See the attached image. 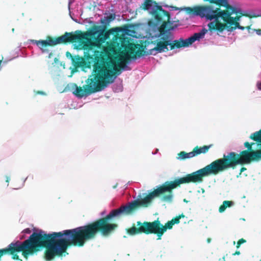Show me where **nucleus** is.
Here are the masks:
<instances>
[{
	"label": "nucleus",
	"instance_id": "nucleus-10",
	"mask_svg": "<svg viewBox=\"0 0 261 261\" xmlns=\"http://www.w3.org/2000/svg\"><path fill=\"white\" fill-rule=\"evenodd\" d=\"M113 90L115 92H119L122 90V85L121 82L115 84L113 86Z\"/></svg>",
	"mask_w": 261,
	"mask_h": 261
},
{
	"label": "nucleus",
	"instance_id": "nucleus-27",
	"mask_svg": "<svg viewBox=\"0 0 261 261\" xmlns=\"http://www.w3.org/2000/svg\"><path fill=\"white\" fill-rule=\"evenodd\" d=\"M247 28H248L249 29H250V27H247Z\"/></svg>",
	"mask_w": 261,
	"mask_h": 261
},
{
	"label": "nucleus",
	"instance_id": "nucleus-14",
	"mask_svg": "<svg viewBox=\"0 0 261 261\" xmlns=\"http://www.w3.org/2000/svg\"><path fill=\"white\" fill-rule=\"evenodd\" d=\"M256 33L258 35H261V30H256Z\"/></svg>",
	"mask_w": 261,
	"mask_h": 261
},
{
	"label": "nucleus",
	"instance_id": "nucleus-15",
	"mask_svg": "<svg viewBox=\"0 0 261 261\" xmlns=\"http://www.w3.org/2000/svg\"><path fill=\"white\" fill-rule=\"evenodd\" d=\"M240 251H237L234 253L233 254V255H240Z\"/></svg>",
	"mask_w": 261,
	"mask_h": 261
},
{
	"label": "nucleus",
	"instance_id": "nucleus-7",
	"mask_svg": "<svg viewBox=\"0 0 261 261\" xmlns=\"http://www.w3.org/2000/svg\"><path fill=\"white\" fill-rule=\"evenodd\" d=\"M195 156V154L194 152V150L189 153H186L185 151H181L180 153L177 154L176 158L178 160H182L186 159L191 158Z\"/></svg>",
	"mask_w": 261,
	"mask_h": 261
},
{
	"label": "nucleus",
	"instance_id": "nucleus-16",
	"mask_svg": "<svg viewBox=\"0 0 261 261\" xmlns=\"http://www.w3.org/2000/svg\"><path fill=\"white\" fill-rule=\"evenodd\" d=\"M6 179H6V181H7V182H9V180H10V177L7 176V177H6Z\"/></svg>",
	"mask_w": 261,
	"mask_h": 261
},
{
	"label": "nucleus",
	"instance_id": "nucleus-23",
	"mask_svg": "<svg viewBox=\"0 0 261 261\" xmlns=\"http://www.w3.org/2000/svg\"><path fill=\"white\" fill-rule=\"evenodd\" d=\"M254 16H259V15H254Z\"/></svg>",
	"mask_w": 261,
	"mask_h": 261
},
{
	"label": "nucleus",
	"instance_id": "nucleus-26",
	"mask_svg": "<svg viewBox=\"0 0 261 261\" xmlns=\"http://www.w3.org/2000/svg\"><path fill=\"white\" fill-rule=\"evenodd\" d=\"M207 241H208V242H210V240L208 239Z\"/></svg>",
	"mask_w": 261,
	"mask_h": 261
},
{
	"label": "nucleus",
	"instance_id": "nucleus-6",
	"mask_svg": "<svg viewBox=\"0 0 261 261\" xmlns=\"http://www.w3.org/2000/svg\"><path fill=\"white\" fill-rule=\"evenodd\" d=\"M69 14L71 18L75 22L79 23H92L91 18H86L83 20L81 18L83 14V8L80 2L74 0L68 1Z\"/></svg>",
	"mask_w": 261,
	"mask_h": 261
},
{
	"label": "nucleus",
	"instance_id": "nucleus-8",
	"mask_svg": "<svg viewBox=\"0 0 261 261\" xmlns=\"http://www.w3.org/2000/svg\"><path fill=\"white\" fill-rule=\"evenodd\" d=\"M234 203L231 201H224L223 204L219 208V212L220 213L224 212L225 210L228 207L233 206Z\"/></svg>",
	"mask_w": 261,
	"mask_h": 261
},
{
	"label": "nucleus",
	"instance_id": "nucleus-21",
	"mask_svg": "<svg viewBox=\"0 0 261 261\" xmlns=\"http://www.w3.org/2000/svg\"><path fill=\"white\" fill-rule=\"evenodd\" d=\"M51 54H49V56H48V58H50V57H51Z\"/></svg>",
	"mask_w": 261,
	"mask_h": 261
},
{
	"label": "nucleus",
	"instance_id": "nucleus-28",
	"mask_svg": "<svg viewBox=\"0 0 261 261\" xmlns=\"http://www.w3.org/2000/svg\"><path fill=\"white\" fill-rule=\"evenodd\" d=\"M103 213H104V212H102V213H101V215H103Z\"/></svg>",
	"mask_w": 261,
	"mask_h": 261
},
{
	"label": "nucleus",
	"instance_id": "nucleus-13",
	"mask_svg": "<svg viewBox=\"0 0 261 261\" xmlns=\"http://www.w3.org/2000/svg\"><path fill=\"white\" fill-rule=\"evenodd\" d=\"M256 87L259 90H261V81H258L257 82Z\"/></svg>",
	"mask_w": 261,
	"mask_h": 261
},
{
	"label": "nucleus",
	"instance_id": "nucleus-4",
	"mask_svg": "<svg viewBox=\"0 0 261 261\" xmlns=\"http://www.w3.org/2000/svg\"><path fill=\"white\" fill-rule=\"evenodd\" d=\"M250 138L259 143H252L250 144L246 142L244 144L245 146L248 148L249 151H251L252 146L256 145L258 149L251 152L244 151L242 152L241 155L233 152L234 156L233 158L237 165L249 163L251 161H257L261 159V129L251 134Z\"/></svg>",
	"mask_w": 261,
	"mask_h": 261
},
{
	"label": "nucleus",
	"instance_id": "nucleus-24",
	"mask_svg": "<svg viewBox=\"0 0 261 261\" xmlns=\"http://www.w3.org/2000/svg\"><path fill=\"white\" fill-rule=\"evenodd\" d=\"M202 193H204V190H203H203H202Z\"/></svg>",
	"mask_w": 261,
	"mask_h": 261
},
{
	"label": "nucleus",
	"instance_id": "nucleus-19",
	"mask_svg": "<svg viewBox=\"0 0 261 261\" xmlns=\"http://www.w3.org/2000/svg\"><path fill=\"white\" fill-rule=\"evenodd\" d=\"M184 201L186 203L188 202V201H187L186 199H184Z\"/></svg>",
	"mask_w": 261,
	"mask_h": 261
},
{
	"label": "nucleus",
	"instance_id": "nucleus-11",
	"mask_svg": "<svg viewBox=\"0 0 261 261\" xmlns=\"http://www.w3.org/2000/svg\"><path fill=\"white\" fill-rule=\"evenodd\" d=\"M31 233V230L30 228H26L24 229L19 235V238L20 240H22L25 238V235L26 234H30Z\"/></svg>",
	"mask_w": 261,
	"mask_h": 261
},
{
	"label": "nucleus",
	"instance_id": "nucleus-1",
	"mask_svg": "<svg viewBox=\"0 0 261 261\" xmlns=\"http://www.w3.org/2000/svg\"><path fill=\"white\" fill-rule=\"evenodd\" d=\"M112 20V16L106 17L100 21L94 23L93 27L86 33H67L53 40L48 37L46 40H30L44 53L47 46L73 41L74 47L83 49L86 59L75 57L72 60V73L80 69L84 72L91 71L92 75L86 81L84 89L75 85L73 94L79 98L104 89L112 83L121 73V69L127 70L128 65L143 55L144 49L150 54L149 49L154 48V42L148 31L143 38L145 40L141 44H135L132 40L131 31L128 29L114 28L103 34L106 24Z\"/></svg>",
	"mask_w": 261,
	"mask_h": 261
},
{
	"label": "nucleus",
	"instance_id": "nucleus-3",
	"mask_svg": "<svg viewBox=\"0 0 261 261\" xmlns=\"http://www.w3.org/2000/svg\"><path fill=\"white\" fill-rule=\"evenodd\" d=\"M58 232L47 233L45 231L37 230L24 242L16 241L12 242L7 248L0 250V257L4 253L12 255L13 259H18V253L26 258L28 256L36 251L38 247L44 246L46 248L45 257L47 260H51L58 255Z\"/></svg>",
	"mask_w": 261,
	"mask_h": 261
},
{
	"label": "nucleus",
	"instance_id": "nucleus-22",
	"mask_svg": "<svg viewBox=\"0 0 261 261\" xmlns=\"http://www.w3.org/2000/svg\"><path fill=\"white\" fill-rule=\"evenodd\" d=\"M117 187V185L113 187V188H116Z\"/></svg>",
	"mask_w": 261,
	"mask_h": 261
},
{
	"label": "nucleus",
	"instance_id": "nucleus-12",
	"mask_svg": "<svg viewBox=\"0 0 261 261\" xmlns=\"http://www.w3.org/2000/svg\"><path fill=\"white\" fill-rule=\"evenodd\" d=\"M246 242V241L243 239H240L237 243V248H239L240 247V246L241 244H243V243H244Z\"/></svg>",
	"mask_w": 261,
	"mask_h": 261
},
{
	"label": "nucleus",
	"instance_id": "nucleus-5",
	"mask_svg": "<svg viewBox=\"0 0 261 261\" xmlns=\"http://www.w3.org/2000/svg\"><path fill=\"white\" fill-rule=\"evenodd\" d=\"M185 217L184 215H180L178 217L175 218L169 221L165 226L160 225L159 221H156L152 223H144L142 226L139 227V230H137L135 227H133L128 230V232L131 234L134 235L140 231L142 232H150L158 234V236L161 237L163 233L167 230V228L171 229L172 226L175 223H178L179 219L181 218Z\"/></svg>",
	"mask_w": 261,
	"mask_h": 261
},
{
	"label": "nucleus",
	"instance_id": "nucleus-18",
	"mask_svg": "<svg viewBox=\"0 0 261 261\" xmlns=\"http://www.w3.org/2000/svg\"><path fill=\"white\" fill-rule=\"evenodd\" d=\"M246 170V169H245V168H242L241 169V172H243V171H244V170Z\"/></svg>",
	"mask_w": 261,
	"mask_h": 261
},
{
	"label": "nucleus",
	"instance_id": "nucleus-20",
	"mask_svg": "<svg viewBox=\"0 0 261 261\" xmlns=\"http://www.w3.org/2000/svg\"><path fill=\"white\" fill-rule=\"evenodd\" d=\"M38 93L41 94H44V93L43 92H39Z\"/></svg>",
	"mask_w": 261,
	"mask_h": 261
},
{
	"label": "nucleus",
	"instance_id": "nucleus-17",
	"mask_svg": "<svg viewBox=\"0 0 261 261\" xmlns=\"http://www.w3.org/2000/svg\"><path fill=\"white\" fill-rule=\"evenodd\" d=\"M158 151H159L158 149H156L155 150V152H152V154H155L157 153V152H158Z\"/></svg>",
	"mask_w": 261,
	"mask_h": 261
},
{
	"label": "nucleus",
	"instance_id": "nucleus-9",
	"mask_svg": "<svg viewBox=\"0 0 261 261\" xmlns=\"http://www.w3.org/2000/svg\"><path fill=\"white\" fill-rule=\"evenodd\" d=\"M211 146L212 145H210L208 146H204L199 148H195L193 150L195 154V156L200 153H206L208 151V150L211 148Z\"/></svg>",
	"mask_w": 261,
	"mask_h": 261
},
{
	"label": "nucleus",
	"instance_id": "nucleus-2",
	"mask_svg": "<svg viewBox=\"0 0 261 261\" xmlns=\"http://www.w3.org/2000/svg\"><path fill=\"white\" fill-rule=\"evenodd\" d=\"M233 152L224 154L223 158L216 160L205 167L189 174L185 177L176 179L174 181L166 182L164 185L149 194L143 193L138 195L136 200L128 202L117 209L112 210L105 218L84 226L66 230L67 246L71 245L83 246L86 241L93 239L99 230L104 235L109 234L117 227L116 224L109 222L111 219L130 215L139 206H147L154 197L161 194L169 192V194L164 195L162 200L171 202L173 198L171 192L173 189L183 183L202 182L203 177L217 175L229 168L236 166L237 164L233 160Z\"/></svg>",
	"mask_w": 261,
	"mask_h": 261
},
{
	"label": "nucleus",
	"instance_id": "nucleus-25",
	"mask_svg": "<svg viewBox=\"0 0 261 261\" xmlns=\"http://www.w3.org/2000/svg\"><path fill=\"white\" fill-rule=\"evenodd\" d=\"M222 261H225V258L224 257L223 258V260Z\"/></svg>",
	"mask_w": 261,
	"mask_h": 261
},
{
	"label": "nucleus",
	"instance_id": "nucleus-30",
	"mask_svg": "<svg viewBox=\"0 0 261 261\" xmlns=\"http://www.w3.org/2000/svg\"><path fill=\"white\" fill-rule=\"evenodd\" d=\"M260 261H261V259L260 260Z\"/></svg>",
	"mask_w": 261,
	"mask_h": 261
},
{
	"label": "nucleus",
	"instance_id": "nucleus-29",
	"mask_svg": "<svg viewBox=\"0 0 261 261\" xmlns=\"http://www.w3.org/2000/svg\"><path fill=\"white\" fill-rule=\"evenodd\" d=\"M259 77L261 78V74H259Z\"/></svg>",
	"mask_w": 261,
	"mask_h": 261
}]
</instances>
